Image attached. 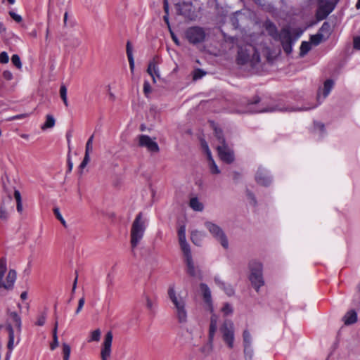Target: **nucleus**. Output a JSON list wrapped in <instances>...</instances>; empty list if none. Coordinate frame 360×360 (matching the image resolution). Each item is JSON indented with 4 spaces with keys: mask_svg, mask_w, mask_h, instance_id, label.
I'll list each match as a JSON object with an SVG mask.
<instances>
[{
    "mask_svg": "<svg viewBox=\"0 0 360 360\" xmlns=\"http://www.w3.org/2000/svg\"><path fill=\"white\" fill-rule=\"evenodd\" d=\"M207 160H208V167H209L211 174H220L221 171L219 169V167H217L215 161L212 158V156L207 158Z\"/></svg>",
    "mask_w": 360,
    "mask_h": 360,
    "instance_id": "2f4dec72",
    "label": "nucleus"
},
{
    "mask_svg": "<svg viewBox=\"0 0 360 360\" xmlns=\"http://www.w3.org/2000/svg\"><path fill=\"white\" fill-rule=\"evenodd\" d=\"M143 92L146 96L151 92V87L148 81H145L143 83Z\"/></svg>",
    "mask_w": 360,
    "mask_h": 360,
    "instance_id": "5fc2aeb1",
    "label": "nucleus"
},
{
    "mask_svg": "<svg viewBox=\"0 0 360 360\" xmlns=\"http://www.w3.org/2000/svg\"><path fill=\"white\" fill-rule=\"evenodd\" d=\"M217 327H218V317L216 314H212L210 318V323L209 334H208V345L211 349H212L213 341H214L215 333L217 330Z\"/></svg>",
    "mask_w": 360,
    "mask_h": 360,
    "instance_id": "4468645a",
    "label": "nucleus"
},
{
    "mask_svg": "<svg viewBox=\"0 0 360 360\" xmlns=\"http://www.w3.org/2000/svg\"><path fill=\"white\" fill-rule=\"evenodd\" d=\"M201 145L207 155V157L209 158V157L212 156L211 151L209 148V146H208V144L207 143V142L205 141H202L201 143Z\"/></svg>",
    "mask_w": 360,
    "mask_h": 360,
    "instance_id": "864d4df0",
    "label": "nucleus"
},
{
    "mask_svg": "<svg viewBox=\"0 0 360 360\" xmlns=\"http://www.w3.org/2000/svg\"><path fill=\"white\" fill-rule=\"evenodd\" d=\"M9 58L8 55L6 52L3 51L0 53V63L3 64H6L8 62Z\"/></svg>",
    "mask_w": 360,
    "mask_h": 360,
    "instance_id": "3c124183",
    "label": "nucleus"
},
{
    "mask_svg": "<svg viewBox=\"0 0 360 360\" xmlns=\"http://www.w3.org/2000/svg\"><path fill=\"white\" fill-rule=\"evenodd\" d=\"M335 4L328 0H319L316 18L318 20H322L334 10Z\"/></svg>",
    "mask_w": 360,
    "mask_h": 360,
    "instance_id": "6e6552de",
    "label": "nucleus"
},
{
    "mask_svg": "<svg viewBox=\"0 0 360 360\" xmlns=\"http://www.w3.org/2000/svg\"><path fill=\"white\" fill-rule=\"evenodd\" d=\"M3 77L5 79L10 81L13 79V74L9 70H4L3 72Z\"/></svg>",
    "mask_w": 360,
    "mask_h": 360,
    "instance_id": "bf43d9fd",
    "label": "nucleus"
},
{
    "mask_svg": "<svg viewBox=\"0 0 360 360\" xmlns=\"http://www.w3.org/2000/svg\"><path fill=\"white\" fill-rule=\"evenodd\" d=\"M222 340L228 346L232 349L234 346L235 330L233 323L230 320H226L219 328Z\"/></svg>",
    "mask_w": 360,
    "mask_h": 360,
    "instance_id": "423d86ee",
    "label": "nucleus"
},
{
    "mask_svg": "<svg viewBox=\"0 0 360 360\" xmlns=\"http://www.w3.org/2000/svg\"><path fill=\"white\" fill-rule=\"evenodd\" d=\"M319 33H323L324 34V37H326V39L328 38L329 35L330 34V25L328 22H324L321 27H320L319 32Z\"/></svg>",
    "mask_w": 360,
    "mask_h": 360,
    "instance_id": "c9c22d12",
    "label": "nucleus"
},
{
    "mask_svg": "<svg viewBox=\"0 0 360 360\" xmlns=\"http://www.w3.org/2000/svg\"><path fill=\"white\" fill-rule=\"evenodd\" d=\"M255 180L258 184L268 186L271 183L272 179L266 169L259 167L255 174Z\"/></svg>",
    "mask_w": 360,
    "mask_h": 360,
    "instance_id": "ddd939ff",
    "label": "nucleus"
},
{
    "mask_svg": "<svg viewBox=\"0 0 360 360\" xmlns=\"http://www.w3.org/2000/svg\"><path fill=\"white\" fill-rule=\"evenodd\" d=\"M321 103L319 102L316 105H308V106H304L301 108H300L298 110H311V109H314L316 107H317Z\"/></svg>",
    "mask_w": 360,
    "mask_h": 360,
    "instance_id": "0e129e2a",
    "label": "nucleus"
},
{
    "mask_svg": "<svg viewBox=\"0 0 360 360\" xmlns=\"http://www.w3.org/2000/svg\"><path fill=\"white\" fill-rule=\"evenodd\" d=\"M244 354L246 360H252L254 354L252 346L244 347Z\"/></svg>",
    "mask_w": 360,
    "mask_h": 360,
    "instance_id": "37998d69",
    "label": "nucleus"
},
{
    "mask_svg": "<svg viewBox=\"0 0 360 360\" xmlns=\"http://www.w3.org/2000/svg\"><path fill=\"white\" fill-rule=\"evenodd\" d=\"M283 51L287 53L290 54L292 51V41L282 45Z\"/></svg>",
    "mask_w": 360,
    "mask_h": 360,
    "instance_id": "8fccbe9b",
    "label": "nucleus"
},
{
    "mask_svg": "<svg viewBox=\"0 0 360 360\" xmlns=\"http://www.w3.org/2000/svg\"><path fill=\"white\" fill-rule=\"evenodd\" d=\"M178 237L179 242H184L186 240V227L185 226H181L178 230Z\"/></svg>",
    "mask_w": 360,
    "mask_h": 360,
    "instance_id": "c03bdc74",
    "label": "nucleus"
},
{
    "mask_svg": "<svg viewBox=\"0 0 360 360\" xmlns=\"http://www.w3.org/2000/svg\"><path fill=\"white\" fill-rule=\"evenodd\" d=\"M205 226L212 236L221 243L223 248H228V239L221 227L211 221H206Z\"/></svg>",
    "mask_w": 360,
    "mask_h": 360,
    "instance_id": "0eeeda50",
    "label": "nucleus"
},
{
    "mask_svg": "<svg viewBox=\"0 0 360 360\" xmlns=\"http://www.w3.org/2000/svg\"><path fill=\"white\" fill-rule=\"evenodd\" d=\"M93 151V144H86L85 147V154L82 162L79 165V168L83 169L90 161V153Z\"/></svg>",
    "mask_w": 360,
    "mask_h": 360,
    "instance_id": "b1692460",
    "label": "nucleus"
},
{
    "mask_svg": "<svg viewBox=\"0 0 360 360\" xmlns=\"http://www.w3.org/2000/svg\"><path fill=\"white\" fill-rule=\"evenodd\" d=\"M46 318H47V313H46V311H44L41 312L37 316V320L35 324L39 326H43L45 324Z\"/></svg>",
    "mask_w": 360,
    "mask_h": 360,
    "instance_id": "79ce46f5",
    "label": "nucleus"
},
{
    "mask_svg": "<svg viewBox=\"0 0 360 360\" xmlns=\"http://www.w3.org/2000/svg\"><path fill=\"white\" fill-rule=\"evenodd\" d=\"M189 205L193 210L198 212L202 211L204 208L202 203L200 202L196 197L192 198L190 200Z\"/></svg>",
    "mask_w": 360,
    "mask_h": 360,
    "instance_id": "7c9ffc66",
    "label": "nucleus"
},
{
    "mask_svg": "<svg viewBox=\"0 0 360 360\" xmlns=\"http://www.w3.org/2000/svg\"><path fill=\"white\" fill-rule=\"evenodd\" d=\"M179 245H180L181 249L183 252L185 259L191 258L192 254H191L190 245L187 243V241L186 240L184 242H179Z\"/></svg>",
    "mask_w": 360,
    "mask_h": 360,
    "instance_id": "c756f323",
    "label": "nucleus"
},
{
    "mask_svg": "<svg viewBox=\"0 0 360 360\" xmlns=\"http://www.w3.org/2000/svg\"><path fill=\"white\" fill-rule=\"evenodd\" d=\"M147 72L152 77L153 82H155V76L159 77V73L158 68L154 60L149 63Z\"/></svg>",
    "mask_w": 360,
    "mask_h": 360,
    "instance_id": "a878e982",
    "label": "nucleus"
},
{
    "mask_svg": "<svg viewBox=\"0 0 360 360\" xmlns=\"http://www.w3.org/2000/svg\"><path fill=\"white\" fill-rule=\"evenodd\" d=\"M59 345L58 337H53V342L50 345L51 350H54Z\"/></svg>",
    "mask_w": 360,
    "mask_h": 360,
    "instance_id": "052dcab7",
    "label": "nucleus"
},
{
    "mask_svg": "<svg viewBox=\"0 0 360 360\" xmlns=\"http://www.w3.org/2000/svg\"><path fill=\"white\" fill-rule=\"evenodd\" d=\"M67 93L68 90L66 86L62 84L60 87V96L65 106H68Z\"/></svg>",
    "mask_w": 360,
    "mask_h": 360,
    "instance_id": "58836bf2",
    "label": "nucleus"
},
{
    "mask_svg": "<svg viewBox=\"0 0 360 360\" xmlns=\"http://www.w3.org/2000/svg\"><path fill=\"white\" fill-rule=\"evenodd\" d=\"M56 120L52 115H47L46 116V121L41 126V129L42 130H46L47 129L53 128L55 126Z\"/></svg>",
    "mask_w": 360,
    "mask_h": 360,
    "instance_id": "c85d7f7f",
    "label": "nucleus"
},
{
    "mask_svg": "<svg viewBox=\"0 0 360 360\" xmlns=\"http://www.w3.org/2000/svg\"><path fill=\"white\" fill-rule=\"evenodd\" d=\"M249 269L250 270L249 279L255 290L259 292V288L264 285L262 264L258 261L252 260L249 263Z\"/></svg>",
    "mask_w": 360,
    "mask_h": 360,
    "instance_id": "20e7f679",
    "label": "nucleus"
},
{
    "mask_svg": "<svg viewBox=\"0 0 360 360\" xmlns=\"http://www.w3.org/2000/svg\"><path fill=\"white\" fill-rule=\"evenodd\" d=\"M146 306L148 309H149L150 310H153V303L152 300L148 297L146 298Z\"/></svg>",
    "mask_w": 360,
    "mask_h": 360,
    "instance_id": "69168bd1",
    "label": "nucleus"
},
{
    "mask_svg": "<svg viewBox=\"0 0 360 360\" xmlns=\"http://www.w3.org/2000/svg\"><path fill=\"white\" fill-rule=\"evenodd\" d=\"M259 61L260 55L255 46L248 44L244 47H240L237 56V63L238 64L245 65L250 63L252 67H254Z\"/></svg>",
    "mask_w": 360,
    "mask_h": 360,
    "instance_id": "7ed1b4c3",
    "label": "nucleus"
},
{
    "mask_svg": "<svg viewBox=\"0 0 360 360\" xmlns=\"http://www.w3.org/2000/svg\"><path fill=\"white\" fill-rule=\"evenodd\" d=\"M333 81L331 80V79H327L325 82H324V85H323V98H326L328 94H330L331 89H333Z\"/></svg>",
    "mask_w": 360,
    "mask_h": 360,
    "instance_id": "f704fd0d",
    "label": "nucleus"
},
{
    "mask_svg": "<svg viewBox=\"0 0 360 360\" xmlns=\"http://www.w3.org/2000/svg\"><path fill=\"white\" fill-rule=\"evenodd\" d=\"M187 266V273L192 277H198L201 278L200 271L194 265L193 258L185 259Z\"/></svg>",
    "mask_w": 360,
    "mask_h": 360,
    "instance_id": "a211bd4d",
    "label": "nucleus"
},
{
    "mask_svg": "<svg viewBox=\"0 0 360 360\" xmlns=\"http://www.w3.org/2000/svg\"><path fill=\"white\" fill-rule=\"evenodd\" d=\"M214 282L221 289H222L226 292L227 295L231 296L234 294V290L233 287L229 284L225 283L219 276L214 277Z\"/></svg>",
    "mask_w": 360,
    "mask_h": 360,
    "instance_id": "6ab92c4d",
    "label": "nucleus"
},
{
    "mask_svg": "<svg viewBox=\"0 0 360 360\" xmlns=\"http://www.w3.org/2000/svg\"><path fill=\"white\" fill-rule=\"evenodd\" d=\"M101 332L100 329H96L91 333L90 338L88 342H98L101 338Z\"/></svg>",
    "mask_w": 360,
    "mask_h": 360,
    "instance_id": "ea45409f",
    "label": "nucleus"
},
{
    "mask_svg": "<svg viewBox=\"0 0 360 360\" xmlns=\"http://www.w3.org/2000/svg\"><path fill=\"white\" fill-rule=\"evenodd\" d=\"M138 141L139 146L146 148L151 153H157L160 151V148L155 139H153L148 135H139Z\"/></svg>",
    "mask_w": 360,
    "mask_h": 360,
    "instance_id": "9d476101",
    "label": "nucleus"
},
{
    "mask_svg": "<svg viewBox=\"0 0 360 360\" xmlns=\"http://www.w3.org/2000/svg\"><path fill=\"white\" fill-rule=\"evenodd\" d=\"M205 75V72H204L201 69H197L194 71L193 79L197 80V79H201Z\"/></svg>",
    "mask_w": 360,
    "mask_h": 360,
    "instance_id": "09e8293b",
    "label": "nucleus"
},
{
    "mask_svg": "<svg viewBox=\"0 0 360 360\" xmlns=\"http://www.w3.org/2000/svg\"><path fill=\"white\" fill-rule=\"evenodd\" d=\"M311 49V44L310 41H302L300 45V56L301 57L304 56Z\"/></svg>",
    "mask_w": 360,
    "mask_h": 360,
    "instance_id": "473e14b6",
    "label": "nucleus"
},
{
    "mask_svg": "<svg viewBox=\"0 0 360 360\" xmlns=\"http://www.w3.org/2000/svg\"><path fill=\"white\" fill-rule=\"evenodd\" d=\"M219 156L220 159L228 164L234 161L233 151L226 145H218L217 146Z\"/></svg>",
    "mask_w": 360,
    "mask_h": 360,
    "instance_id": "f8f14e48",
    "label": "nucleus"
},
{
    "mask_svg": "<svg viewBox=\"0 0 360 360\" xmlns=\"http://www.w3.org/2000/svg\"><path fill=\"white\" fill-rule=\"evenodd\" d=\"M284 109L276 106H268L264 102H262L259 97H255L253 100L247 105L246 110L243 112L261 113L274 111H283ZM288 110V109H285Z\"/></svg>",
    "mask_w": 360,
    "mask_h": 360,
    "instance_id": "39448f33",
    "label": "nucleus"
},
{
    "mask_svg": "<svg viewBox=\"0 0 360 360\" xmlns=\"http://www.w3.org/2000/svg\"><path fill=\"white\" fill-rule=\"evenodd\" d=\"M127 55L129 63V68L131 72L134 70V59L132 53V47L129 41L127 44Z\"/></svg>",
    "mask_w": 360,
    "mask_h": 360,
    "instance_id": "bb28decb",
    "label": "nucleus"
},
{
    "mask_svg": "<svg viewBox=\"0 0 360 360\" xmlns=\"http://www.w3.org/2000/svg\"><path fill=\"white\" fill-rule=\"evenodd\" d=\"M14 198L16 200V202H22V198H21V195H20V193L18 190H15L14 191Z\"/></svg>",
    "mask_w": 360,
    "mask_h": 360,
    "instance_id": "e2e57ef3",
    "label": "nucleus"
},
{
    "mask_svg": "<svg viewBox=\"0 0 360 360\" xmlns=\"http://www.w3.org/2000/svg\"><path fill=\"white\" fill-rule=\"evenodd\" d=\"M214 134L216 138L219 141V145H226V142L224 136L223 131L221 129L216 127L214 129Z\"/></svg>",
    "mask_w": 360,
    "mask_h": 360,
    "instance_id": "e433bc0d",
    "label": "nucleus"
},
{
    "mask_svg": "<svg viewBox=\"0 0 360 360\" xmlns=\"http://www.w3.org/2000/svg\"><path fill=\"white\" fill-rule=\"evenodd\" d=\"M163 4H164V11H165L166 14H168L169 13V3H168V1L167 0H164L163 1Z\"/></svg>",
    "mask_w": 360,
    "mask_h": 360,
    "instance_id": "338daca9",
    "label": "nucleus"
},
{
    "mask_svg": "<svg viewBox=\"0 0 360 360\" xmlns=\"http://www.w3.org/2000/svg\"><path fill=\"white\" fill-rule=\"evenodd\" d=\"M314 129L319 130L321 132H323L325 130V126L323 123L319 122H314Z\"/></svg>",
    "mask_w": 360,
    "mask_h": 360,
    "instance_id": "13d9d810",
    "label": "nucleus"
},
{
    "mask_svg": "<svg viewBox=\"0 0 360 360\" xmlns=\"http://www.w3.org/2000/svg\"><path fill=\"white\" fill-rule=\"evenodd\" d=\"M148 224L149 219L146 214L140 212L136 215L130 229V243L132 249L136 248L143 238Z\"/></svg>",
    "mask_w": 360,
    "mask_h": 360,
    "instance_id": "f257e3e1",
    "label": "nucleus"
},
{
    "mask_svg": "<svg viewBox=\"0 0 360 360\" xmlns=\"http://www.w3.org/2000/svg\"><path fill=\"white\" fill-rule=\"evenodd\" d=\"M53 212L56 217L61 222L63 226L67 227L66 221L60 214L59 209L58 207L54 208Z\"/></svg>",
    "mask_w": 360,
    "mask_h": 360,
    "instance_id": "a18cd8bd",
    "label": "nucleus"
},
{
    "mask_svg": "<svg viewBox=\"0 0 360 360\" xmlns=\"http://www.w3.org/2000/svg\"><path fill=\"white\" fill-rule=\"evenodd\" d=\"M222 312L225 316L229 315L233 312V308L230 304L226 303L221 309Z\"/></svg>",
    "mask_w": 360,
    "mask_h": 360,
    "instance_id": "de8ad7c7",
    "label": "nucleus"
},
{
    "mask_svg": "<svg viewBox=\"0 0 360 360\" xmlns=\"http://www.w3.org/2000/svg\"><path fill=\"white\" fill-rule=\"evenodd\" d=\"M112 333L107 332L101 345V360H108L111 355V347L112 343Z\"/></svg>",
    "mask_w": 360,
    "mask_h": 360,
    "instance_id": "9b49d317",
    "label": "nucleus"
},
{
    "mask_svg": "<svg viewBox=\"0 0 360 360\" xmlns=\"http://www.w3.org/2000/svg\"><path fill=\"white\" fill-rule=\"evenodd\" d=\"M265 29L268 34L275 40L278 38V32L276 26L271 21H267L265 23Z\"/></svg>",
    "mask_w": 360,
    "mask_h": 360,
    "instance_id": "4be33fe9",
    "label": "nucleus"
},
{
    "mask_svg": "<svg viewBox=\"0 0 360 360\" xmlns=\"http://www.w3.org/2000/svg\"><path fill=\"white\" fill-rule=\"evenodd\" d=\"M168 296L173 304L175 316L180 323H185L188 320V311L186 299L176 294L174 285H170L168 288Z\"/></svg>",
    "mask_w": 360,
    "mask_h": 360,
    "instance_id": "f03ea898",
    "label": "nucleus"
},
{
    "mask_svg": "<svg viewBox=\"0 0 360 360\" xmlns=\"http://www.w3.org/2000/svg\"><path fill=\"white\" fill-rule=\"evenodd\" d=\"M71 352V348L67 343H63V360H69Z\"/></svg>",
    "mask_w": 360,
    "mask_h": 360,
    "instance_id": "a19ab883",
    "label": "nucleus"
},
{
    "mask_svg": "<svg viewBox=\"0 0 360 360\" xmlns=\"http://www.w3.org/2000/svg\"><path fill=\"white\" fill-rule=\"evenodd\" d=\"M248 196L249 198V199H250L253 203V205H256V200H255V198L254 196V195L252 193H248Z\"/></svg>",
    "mask_w": 360,
    "mask_h": 360,
    "instance_id": "774afa93",
    "label": "nucleus"
},
{
    "mask_svg": "<svg viewBox=\"0 0 360 360\" xmlns=\"http://www.w3.org/2000/svg\"><path fill=\"white\" fill-rule=\"evenodd\" d=\"M186 36L189 42L195 44L204 41L205 32L201 27H193L186 30Z\"/></svg>",
    "mask_w": 360,
    "mask_h": 360,
    "instance_id": "1a4fd4ad",
    "label": "nucleus"
},
{
    "mask_svg": "<svg viewBox=\"0 0 360 360\" xmlns=\"http://www.w3.org/2000/svg\"><path fill=\"white\" fill-rule=\"evenodd\" d=\"M243 347L252 346V338L248 330H245L243 333Z\"/></svg>",
    "mask_w": 360,
    "mask_h": 360,
    "instance_id": "72a5a7b5",
    "label": "nucleus"
},
{
    "mask_svg": "<svg viewBox=\"0 0 360 360\" xmlns=\"http://www.w3.org/2000/svg\"><path fill=\"white\" fill-rule=\"evenodd\" d=\"M9 15L17 22H20L22 20L20 15L15 13L13 11H10Z\"/></svg>",
    "mask_w": 360,
    "mask_h": 360,
    "instance_id": "6e6d98bb",
    "label": "nucleus"
},
{
    "mask_svg": "<svg viewBox=\"0 0 360 360\" xmlns=\"http://www.w3.org/2000/svg\"><path fill=\"white\" fill-rule=\"evenodd\" d=\"M205 236L203 232L195 230L191 232V239L195 245L200 246Z\"/></svg>",
    "mask_w": 360,
    "mask_h": 360,
    "instance_id": "393cba45",
    "label": "nucleus"
},
{
    "mask_svg": "<svg viewBox=\"0 0 360 360\" xmlns=\"http://www.w3.org/2000/svg\"><path fill=\"white\" fill-rule=\"evenodd\" d=\"M16 271L13 269H10L6 278V281L1 280V285H0V288H4L6 290L12 289L14 285V283L16 280Z\"/></svg>",
    "mask_w": 360,
    "mask_h": 360,
    "instance_id": "dca6fc26",
    "label": "nucleus"
},
{
    "mask_svg": "<svg viewBox=\"0 0 360 360\" xmlns=\"http://www.w3.org/2000/svg\"><path fill=\"white\" fill-rule=\"evenodd\" d=\"M200 287L202 292L204 301L210 307L212 308V296L210 289L205 283H201Z\"/></svg>",
    "mask_w": 360,
    "mask_h": 360,
    "instance_id": "412c9836",
    "label": "nucleus"
},
{
    "mask_svg": "<svg viewBox=\"0 0 360 360\" xmlns=\"http://www.w3.org/2000/svg\"><path fill=\"white\" fill-rule=\"evenodd\" d=\"M84 302H85V300H84V297H82L79 300L78 307L75 311L76 314H78L81 311V310L82 309V308L84 307Z\"/></svg>",
    "mask_w": 360,
    "mask_h": 360,
    "instance_id": "4d7b16f0",
    "label": "nucleus"
},
{
    "mask_svg": "<svg viewBox=\"0 0 360 360\" xmlns=\"http://www.w3.org/2000/svg\"><path fill=\"white\" fill-rule=\"evenodd\" d=\"M345 325H352L357 321V313L354 310L347 311L343 317Z\"/></svg>",
    "mask_w": 360,
    "mask_h": 360,
    "instance_id": "5701e85b",
    "label": "nucleus"
},
{
    "mask_svg": "<svg viewBox=\"0 0 360 360\" xmlns=\"http://www.w3.org/2000/svg\"><path fill=\"white\" fill-rule=\"evenodd\" d=\"M6 257H1L0 259V285H1V280L4 276L5 272L6 271Z\"/></svg>",
    "mask_w": 360,
    "mask_h": 360,
    "instance_id": "4c0bfd02",
    "label": "nucleus"
},
{
    "mask_svg": "<svg viewBox=\"0 0 360 360\" xmlns=\"http://www.w3.org/2000/svg\"><path fill=\"white\" fill-rule=\"evenodd\" d=\"M11 62L18 69H20L22 68V63H21L20 58L18 55H17V54L13 55L11 57Z\"/></svg>",
    "mask_w": 360,
    "mask_h": 360,
    "instance_id": "49530a36",
    "label": "nucleus"
},
{
    "mask_svg": "<svg viewBox=\"0 0 360 360\" xmlns=\"http://www.w3.org/2000/svg\"><path fill=\"white\" fill-rule=\"evenodd\" d=\"M353 44H354V48L355 49H358V50L360 49V37H356L354 38Z\"/></svg>",
    "mask_w": 360,
    "mask_h": 360,
    "instance_id": "680f3d73",
    "label": "nucleus"
},
{
    "mask_svg": "<svg viewBox=\"0 0 360 360\" xmlns=\"http://www.w3.org/2000/svg\"><path fill=\"white\" fill-rule=\"evenodd\" d=\"M277 40H280L281 45L292 42V36L290 31L287 28H283L278 34V38Z\"/></svg>",
    "mask_w": 360,
    "mask_h": 360,
    "instance_id": "aec40b11",
    "label": "nucleus"
},
{
    "mask_svg": "<svg viewBox=\"0 0 360 360\" xmlns=\"http://www.w3.org/2000/svg\"><path fill=\"white\" fill-rule=\"evenodd\" d=\"M326 39V37H324V34L323 33L317 32L316 34L311 36L310 43L314 46H318L322 41Z\"/></svg>",
    "mask_w": 360,
    "mask_h": 360,
    "instance_id": "cd10ccee",
    "label": "nucleus"
},
{
    "mask_svg": "<svg viewBox=\"0 0 360 360\" xmlns=\"http://www.w3.org/2000/svg\"><path fill=\"white\" fill-rule=\"evenodd\" d=\"M0 219L2 220H6L8 219V213L4 205H0Z\"/></svg>",
    "mask_w": 360,
    "mask_h": 360,
    "instance_id": "603ef678",
    "label": "nucleus"
},
{
    "mask_svg": "<svg viewBox=\"0 0 360 360\" xmlns=\"http://www.w3.org/2000/svg\"><path fill=\"white\" fill-rule=\"evenodd\" d=\"M10 318L12 321V326L16 328L17 340L16 343H19L20 340V333L22 330V321L20 316L16 312H11Z\"/></svg>",
    "mask_w": 360,
    "mask_h": 360,
    "instance_id": "f3484780",
    "label": "nucleus"
},
{
    "mask_svg": "<svg viewBox=\"0 0 360 360\" xmlns=\"http://www.w3.org/2000/svg\"><path fill=\"white\" fill-rule=\"evenodd\" d=\"M6 329L8 333V341L7 347L8 349V352H7L6 356L8 354L10 356L11 355L12 351L13 350L15 345H17L18 343H16L15 339V330L11 323H6ZM16 333V331H15ZM17 337V335H16Z\"/></svg>",
    "mask_w": 360,
    "mask_h": 360,
    "instance_id": "2eb2a0df",
    "label": "nucleus"
}]
</instances>
